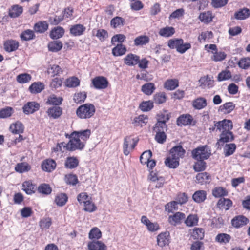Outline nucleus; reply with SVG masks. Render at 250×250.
Masks as SVG:
<instances>
[{
	"label": "nucleus",
	"instance_id": "nucleus-1",
	"mask_svg": "<svg viewBox=\"0 0 250 250\" xmlns=\"http://www.w3.org/2000/svg\"><path fill=\"white\" fill-rule=\"evenodd\" d=\"M215 127L217 130L222 131L220 135V138L216 143V146L223 145L225 143L233 140L234 136L230 131L233 127L231 121L224 119L221 121L217 122L214 124V128H213L212 130H214Z\"/></svg>",
	"mask_w": 250,
	"mask_h": 250
},
{
	"label": "nucleus",
	"instance_id": "nucleus-2",
	"mask_svg": "<svg viewBox=\"0 0 250 250\" xmlns=\"http://www.w3.org/2000/svg\"><path fill=\"white\" fill-rule=\"evenodd\" d=\"M96 112L95 106L86 103L79 106L76 111L77 117L81 119H88L94 116Z\"/></svg>",
	"mask_w": 250,
	"mask_h": 250
},
{
	"label": "nucleus",
	"instance_id": "nucleus-3",
	"mask_svg": "<svg viewBox=\"0 0 250 250\" xmlns=\"http://www.w3.org/2000/svg\"><path fill=\"white\" fill-rule=\"evenodd\" d=\"M167 46L170 49H176V51L181 53H184L187 50L191 47L189 43H184V40L182 39H172L168 41Z\"/></svg>",
	"mask_w": 250,
	"mask_h": 250
},
{
	"label": "nucleus",
	"instance_id": "nucleus-4",
	"mask_svg": "<svg viewBox=\"0 0 250 250\" xmlns=\"http://www.w3.org/2000/svg\"><path fill=\"white\" fill-rule=\"evenodd\" d=\"M210 155V150L206 145L200 146L191 151V156L195 160H207Z\"/></svg>",
	"mask_w": 250,
	"mask_h": 250
},
{
	"label": "nucleus",
	"instance_id": "nucleus-5",
	"mask_svg": "<svg viewBox=\"0 0 250 250\" xmlns=\"http://www.w3.org/2000/svg\"><path fill=\"white\" fill-rule=\"evenodd\" d=\"M69 141L66 143V150L69 151H73L76 150H82L84 147V142H82L80 139L76 138V136L70 135Z\"/></svg>",
	"mask_w": 250,
	"mask_h": 250
},
{
	"label": "nucleus",
	"instance_id": "nucleus-6",
	"mask_svg": "<svg viewBox=\"0 0 250 250\" xmlns=\"http://www.w3.org/2000/svg\"><path fill=\"white\" fill-rule=\"evenodd\" d=\"M138 141V139L133 138L131 136H127L124 138L123 147V152L125 155H128L130 150L134 149Z\"/></svg>",
	"mask_w": 250,
	"mask_h": 250
},
{
	"label": "nucleus",
	"instance_id": "nucleus-7",
	"mask_svg": "<svg viewBox=\"0 0 250 250\" xmlns=\"http://www.w3.org/2000/svg\"><path fill=\"white\" fill-rule=\"evenodd\" d=\"M109 83L106 78L97 76L91 81V84L96 89H104L108 87Z\"/></svg>",
	"mask_w": 250,
	"mask_h": 250
},
{
	"label": "nucleus",
	"instance_id": "nucleus-8",
	"mask_svg": "<svg viewBox=\"0 0 250 250\" xmlns=\"http://www.w3.org/2000/svg\"><path fill=\"white\" fill-rule=\"evenodd\" d=\"M249 222V219L243 215L236 216L231 221L232 226L236 229L243 227L246 225Z\"/></svg>",
	"mask_w": 250,
	"mask_h": 250
},
{
	"label": "nucleus",
	"instance_id": "nucleus-9",
	"mask_svg": "<svg viewBox=\"0 0 250 250\" xmlns=\"http://www.w3.org/2000/svg\"><path fill=\"white\" fill-rule=\"evenodd\" d=\"M141 223L146 226L147 229L150 232H154L160 229L157 223H152L146 216H142L141 219Z\"/></svg>",
	"mask_w": 250,
	"mask_h": 250
},
{
	"label": "nucleus",
	"instance_id": "nucleus-10",
	"mask_svg": "<svg viewBox=\"0 0 250 250\" xmlns=\"http://www.w3.org/2000/svg\"><path fill=\"white\" fill-rule=\"evenodd\" d=\"M91 134V130L87 129L79 131H73L71 133V135L76 136V138H78L79 139H80L82 142H84L85 144V142L89 138Z\"/></svg>",
	"mask_w": 250,
	"mask_h": 250
},
{
	"label": "nucleus",
	"instance_id": "nucleus-11",
	"mask_svg": "<svg viewBox=\"0 0 250 250\" xmlns=\"http://www.w3.org/2000/svg\"><path fill=\"white\" fill-rule=\"evenodd\" d=\"M40 105L35 102H29L25 104L22 109L25 114H30L34 113L39 109Z\"/></svg>",
	"mask_w": 250,
	"mask_h": 250
},
{
	"label": "nucleus",
	"instance_id": "nucleus-12",
	"mask_svg": "<svg viewBox=\"0 0 250 250\" xmlns=\"http://www.w3.org/2000/svg\"><path fill=\"white\" fill-rule=\"evenodd\" d=\"M125 64L129 66H134L139 62V56L132 53L128 54L124 58Z\"/></svg>",
	"mask_w": 250,
	"mask_h": 250
},
{
	"label": "nucleus",
	"instance_id": "nucleus-13",
	"mask_svg": "<svg viewBox=\"0 0 250 250\" xmlns=\"http://www.w3.org/2000/svg\"><path fill=\"white\" fill-rule=\"evenodd\" d=\"M185 218V214L184 213L177 212L173 215L168 217L169 223L173 226L181 224L182 220Z\"/></svg>",
	"mask_w": 250,
	"mask_h": 250
},
{
	"label": "nucleus",
	"instance_id": "nucleus-14",
	"mask_svg": "<svg viewBox=\"0 0 250 250\" xmlns=\"http://www.w3.org/2000/svg\"><path fill=\"white\" fill-rule=\"evenodd\" d=\"M56 167L55 161L51 159H48L42 162V169L46 172H50L54 170Z\"/></svg>",
	"mask_w": 250,
	"mask_h": 250
},
{
	"label": "nucleus",
	"instance_id": "nucleus-15",
	"mask_svg": "<svg viewBox=\"0 0 250 250\" xmlns=\"http://www.w3.org/2000/svg\"><path fill=\"white\" fill-rule=\"evenodd\" d=\"M157 244L161 247L168 245L169 242V233L168 232H162L157 236Z\"/></svg>",
	"mask_w": 250,
	"mask_h": 250
},
{
	"label": "nucleus",
	"instance_id": "nucleus-16",
	"mask_svg": "<svg viewBox=\"0 0 250 250\" xmlns=\"http://www.w3.org/2000/svg\"><path fill=\"white\" fill-rule=\"evenodd\" d=\"M193 121L192 116L189 114H183L177 119V125L178 126L187 125L191 124Z\"/></svg>",
	"mask_w": 250,
	"mask_h": 250
},
{
	"label": "nucleus",
	"instance_id": "nucleus-17",
	"mask_svg": "<svg viewBox=\"0 0 250 250\" xmlns=\"http://www.w3.org/2000/svg\"><path fill=\"white\" fill-rule=\"evenodd\" d=\"M185 150L181 146H177L172 147L170 151L171 156L179 160L180 158L184 157Z\"/></svg>",
	"mask_w": 250,
	"mask_h": 250
},
{
	"label": "nucleus",
	"instance_id": "nucleus-18",
	"mask_svg": "<svg viewBox=\"0 0 250 250\" xmlns=\"http://www.w3.org/2000/svg\"><path fill=\"white\" fill-rule=\"evenodd\" d=\"M250 16V10L247 8L240 9L235 12L234 18L238 20H243L247 19Z\"/></svg>",
	"mask_w": 250,
	"mask_h": 250
},
{
	"label": "nucleus",
	"instance_id": "nucleus-19",
	"mask_svg": "<svg viewBox=\"0 0 250 250\" xmlns=\"http://www.w3.org/2000/svg\"><path fill=\"white\" fill-rule=\"evenodd\" d=\"M214 16L211 11L202 12L198 17L200 21L205 24H208L211 22Z\"/></svg>",
	"mask_w": 250,
	"mask_h": 250
},
{
	"label": "nucleus",
	"instance_id": "nucleus-20",
	"mask_svg": "<svg viewBox=\"0 0 250 250\" xmlns=\"http://www.w3.org/2000/svg\"><path fill=\"white\" fill-rule=\"evenodd\" d=\"M86 28L81 24H77L71 26L70 28V33L74 36H79L83 34Z\"/></svg>",
	"mask_w": 250,
	"mask_h": 250
},
{
	"label": "nucleus",
	"instance_id": "nucleus-21",
	"mask_svg": "<svg viewBox=\"0 0 250 250\" xmlns=\"http://www.w3.org/2000/svg\"><path fill=\"white\" fill-rule=\"evenodd\" d=\"M19 42L13 40L6 41L4 43V48L8 52H11L17 50L19 47Z\"/></svg>",
	"mask_w": 250,
	"mask_h": 250
},
{
	"label": "nucleus",
	"instance_id": "nucleus-22",
	"mask_svg": "<svg viewBox=\"0 0 250 250\" xmlns=\"http://www.w3.org/2000/svg\"><path fill=\"white\" fill-rule=\"evenodd\" d=\"M62 108L57 106L50 107L47 111L48 116L53 119H57L60 117L62 114Z\"/></svg>",
	"mask_w": 250,
	"mask_h": 250
},
{
	"label": "nucleus",
	"instance_id": "nucleus-23",
	"mask_svg": "<svg viewBox=\"0 0 250 250\" xmlns=\"http://www.w3.org/2000/svg\"><path fill=\"white\" fill-rule=\"evenodd\" d=\"M196 181L201 185L209 183L211 180V176L207 172L198 173L196 176Z\"/></svg>",
	"mask_w": 250,
	"mask_h": 250
},
{
	"label": "nucleus",
	"instance_id": "nucleus-24",
	"mask_svg": "<svg viewBox=\"0 0 250 250\" xmlns=\"http://www.w3.org/2000/svg\"><path fill=\"white\" fill-rule=\"evenodd\" d=\"M88 248L89 250H106V246L100 241H92L88 244Z\"/></svg>",
	"mask_w": 250,
	"mask_h": 250
},
{
	"label": "nucleus",
	"instance_id": "nucleus-25",
	"mask_svg": "<svg viewBox=\"0 0 250 250\" xmlns=\"http://www.w3.org/2000/svg\"><path fill=\"white\" fill-rule=\"evenodd\" d=\"M207 105V100L203 97H199L192 101L193 107L198 110L202 109Z\"/></svg>",
	"mask_w": 250,
	"mask_h": 250
},
{
	"label": "nucleus",
	"instance_id": "nucleus-26",
	"mask_svg": "<svg viewBox=\"0 0 250 250\" xmlns=\"http://www.w3.org/2000/svg\"><path fill=\"white\" fill-rule=\"evenodd\" d=\"M48 28V24L46 21H41L35 23L34 26L35 32L39 33H44Z\"/></svg>",
	"mask_w": 250,
	"mask_h": 250
},
{
	"label": "nucleus",
	"instance_id": "nucleus-27",
	"mask_svg": "<svg viewBox=\"0 0 250 250\" xmlns=\"http://www.w3.org/2000/svg\"><path fill=\"white\" fill-rule=\"evenodd\" d=\"M148 121V117L145 115H140L134 118L133 124L135 126L142 127L145 125Z\"/></svg>",
	"mask_w": 250,
	"mask_h": 250
},
{
	"label": "nucleus",
	"instance_id": "nucleus-28",
	"mask_svg": "<svg viewBox=\"0 0 250 250\" xmlns=\"http://www.w3.org/2000/svg\"><path fill=\"white\" fill-rule=\"evenodd\" d=\"M156 89L154 83H147L141 86V91L146 95H151Z\"/></svg>",
	"mask_w": 250,
	"mask_h": 250
},
{
	"label": "nucleus",
	"instance_id": "nucleus-29",
	"mask_svg": "<svg viewBox=\"0 0 250 250\" xmlns=\"http://www.w3.org/2000/svg\"><path fill=\"white\" fill-rule=\"evenodd\" d=\"M207 193L205 190H198L192 195L193 200L196 203H200L204 202L206 199Z\"/></svg>",
	"mask_w": 250,
	"mask_h": 250
},
{
	"label": "nucleus",
	"instance_id": "nucleus-30",
	"mask_svg": "<svg viewBox=\"0 0 250 250\" xmlns=\"http://www.w3.org/2000/svg\"><path fill=\"white\" fill-rule=\"evenodd\" d=\"M79 163V161L76 157H68L66 158L64 166L67 168L73 169L78 167Z\"/></svg>",
	"mask_w": 250,
	"mask_h": 250
},
{
	"label": "nucleus",
	"instance_id": "nucleus-31",
	"mask_svg": "<svg viewBox=\"0 0 250 250\" xmlns=\"http://www.w3.org/2000/svg\"><path fill=\"white\" fill-rule=\"evenodd\" d=\"M23 12V8L19 5H14L9 11V16L11 18H17Z\"/></svg>",
	"mask_w": 250,
	"mask_h": 250
},
{
	"label": "nucleus",
	"instance_id": "nucleus-32",
	"mask_svg": "<svg viewBox=\"0 0 250 250\" xmlns=\"http://www.w3.org/2000/svg\"><path fill=\"white\" fill-rule=\"evenodd\" d=\"M232 206V201L228 198H221L217 203L218 208L225 210H228Z\"/></svg>",
	"mask_w": 250,
	"mask_h": 250
},
{
	"label": "nucleus",
	"instance_id": "nucleus-33",
	"mask_svg": "<svg viewBox=\"0 0 250 250\" xmlns=\"http://www.w3.org/2000/svg\"><path fill=\"white\" fill-rule=\"evenodd\" d=\"M179 86V81L177 79H168L164 84L165 89L168 90H173Z\"/></svg>",
	"mask_w": 250,
	"mask_h": 250
},
{
	"label": "nucleus",
	"instance_id": "nucleus-34",
	"mask_svg": "<svg viewBox=\"0 0 250 250\" xmlns=\"http://www.w3.org/2000/svg\"><path fill=\"white\" fill-rule=\"evenodd\" d=\"M44 89V84L40 82L33 83L29 88L30 92L33 94L40 93Z\"/></svg>",
	"mask_w": 250,
	"mask_h": 250
},
{
	"label": "nucleus",
	"instance_id": "nucleus-35",
	"mask_svg": "<svg viewBox=\"0 0 250 250\" xmlns=\"http://www.w3.org/2000/svg\"><path fill=\"white\" fill-rule=\"evenodd\" d=\"M175 32L174 28L171 26H166L160 29L159 34L164 37H170Z\"/></svg>",
	"mask_w": 250,
	"mask_h": 250
},
{
	"label": "nucleus",
	"instance_id": "nucleus-36",
	"mask_svg": "<svg viewBox=\"0 0 250 250\" xmlns=\"http://www.w3.org/2000/svg\"><path fill=\"white\" fill-rule=\"evenodd\" d=\"M9 129L13 134H21L24 131L23 124L20 122H17L11 125Z\"/></svg>",
	"mask_w": 250,
	"mask_h": 250
},
{
	"label": "nucleus",
	"instance_id": "nucleus-37",
	"mask_svg": "<svg viewBox=\"0 0 250 250\" xmlns=\"http://www.w3.org/2000/svg\"><path fill=\"white\" fill-rule=\"evenodd\" d=\"M64 30L62 27H57L53 28L50 32V37L53 39H57L62 37Z\"/></svg>",
	"mask_w": 250,
	"mask_h": 250
},
{
	"label": "nucleus",
	"instance_id": "nucleus-38",
	"mask_svg": "<svg viewBox=\"0 0 250 250\" xmlns=\"http://www.w3.org/2000/svg\"><path fill=\"white\" fill-rule=\"evenodd\" d=\"M20 37L21 40L23 41H28L34 39L35 38V35L33 30L27 29L22 32Z\"/></svg>",
	"mask_w": 250,
	"mask_h": 250
},
{
	"label": "nucleus",
	"instance_id": "nucleus-39",
	"mask_svg": "<svg viewBox=\"0 0 250 250\" xmlns=\"http://www.w3.org/2000/svg\"><path fill=\"white\" fill-rule=\"evenodd\" d=\"M125 24V20L121 17L116 16L110 21V25L113 28L123 26Z\"/></svg>",
	"mask_w": 250,
	"mask_h": 250
},
{
	"label": "nucleus",
	"instance_id": "nucleus-40",
	"mask_svg": "<svg viewBox=\"0 0 250 250\" xmlns=\"http://www.w3.org/2000/svg\"><path fill=\"white\" fill-rule=\"evenodd\" d=\"M235 105L232 102H227L224 104L220 106L219 111L224 113H229L235 108Z\"/></svg>",
	"mask_w": 250,
	"mask_h": 250
},
{
	"label": "nucleus",
	"instance_id": "nucleus-41",
	"mask_svg": "<svg viewBox=\"0 0 250 250\" xmlns=\"http://www.w3.org/2000/svg\"><path fill=\"white\" fill-rule=\"evenodd\" d=\"M30 169L31 166L26 162L18 163L15 167V171L20 173L29 171Z\"/></svg>",
	"mask_w": 250,
	"mask_h": 250
},
{
	"label": "nucleus",
	"instance_id": "nucleus-42",
	"mask_svg": "<svg viewBox=\"0 0 250 250\" xmlns=\"http://www.w3.org/2000/svg\"><path fill=\"white\" fill-rule=\"evenodd\" d=\"M67 200L68 197L65 193H60L56 196L55 202L57 206L62 207L65 205Z\"/></svg>",
	"mask_w": 250,
	"mask_h": 250
},
{
	"label": "nucleus",
	"instance_id": "nucleus-43",
	"mask_svg": "<svg viewBox=\"0 0 250 250\" xmlns=\"http://www.w3.org/2000/svg\"><path fill=\"white\" fill-rule=\"evenodd\" d=\"M165 164L167 167L170 168H175L179 165V160L172 156L166 159Z\"/></svg>",
	"mask_w": 250,
	"mask_h": 250
},
{
	"label": "nucleus",
	"instance_id": "nucleus-44",
	"mask_svg": "<svg viewBox=\"0 0 250 250\" xmlns=\"http://www.w3.org/2000/svg\"><path fill=\"white\" fill-rule=\"evenodd\" d=\"M62 47V43L59 41H54L51 42L48 44V48L49 51L56 52L60 50Z\"/></svg>",
	"mask_w": 250,
	"mask_h": 250
},
{
	"label": "nucleus",
	"instance_id": "nucleus-45",
	"mask_svg": "<svg viewBox=\"0 0 250 250\" xmlns=\"http://www.w3.org/2000/svg\"><path fill=\"white\" fill-rule=\"evenodd\" d=\"M126 51V49L125 46L120 43L112 49V53L114 56H120L125 54Z\"/></svg>",
	"mask_w": 250,
	"mask_h": 250
},
{
	"label": "nucleus",
	"instance_id": "nucleus-46",
	"mask_svg": "<svg viewBox=\"0 0 250 250\" xmlns=\"http://www.w3.org/2000/svg\"><path fill=\"white\" fill-rule=\"evenodd\" d=\"M150 41L149 37L146 35H141L136 37L134 40L135 46H143L147 44Z\"/></svg>",
	"mask_w": 250,
	"mask_h": 250
},
{
	"label": "nucleus",
	"instance_id": "nucleus-47",
	"mask_svg": "<svg viewBox=\"0 0 250 250\" xmlns=\"http://www.w3.org/2000/svg\"><path fill=\"white\" fill-rule=\"evenodd\" d=\"M231 237L230 235L221 233L217 234L215 237V241L221 244L228 243L231 240Z\"/></svg>",
	"mask_w": 250,
	"mask_h": 250
},
{
	"label": "nucleus",
	"instance_id": "nucleus-48",
	"mask_svg": "<svg viewBox=\"0 0 250 250\" xmlns=\"http://www.w3.org/2000/svg\"><path fill=\"white\" fill-rule=\"evenodd\" d=\"M198 219L197 215L190 214L186 219L185 223L187 226L192 227L197 225Z\"/></svg>",
	"mask_w": 250,
	"mask_h": 250
},
{
	"label": "nucleus",
	"instance_id": "nucleus-49",
	"mask_svg": "<svg viewBox=\"0 0 250 250\" xmlns=\"http://www.w3.org/2000/svg\"><path fill=\"white\" fill-rule=\"evenodd\" d=\"M167 100V97L165 92H159L156 93L153 96L154 102L156 104H162L164 103Z\"/></svg>",
	"mask_w": 250,
	"mask_h": 250
},
{
	"label": "nucleus",
	"instance_id": "nucleus-50",
	"mask_svg": "<svg viewBox=\"0 0 250 250\" xmlns=\"http://www.w3.org/2000/svg\"><path fill=\"white\" fill-rule=\"evenodd\" d=\"M236 148V146L234 143L226 144L224 148V152L225 156H229L232 155Z\"/></svg>",
	"mask_w": 250,
	"mask_h": 250
},
{
	"label": "nucleus",
	"instance_id": "nucleus-51",
	"mask_svg": "<svg viewBox=\"0 0 250 250\" xmlns=\"http://www.w3.org/2000/svg\"><path fill=\"white\" fill-rule=\"evenodd\" d=\"M212 195L215 197H220L227 195L228 191L225 188L218 187L212 190Z\"/></svg>",
	"mask_w": 250,
	"mask_h": 250
},
{
	"label": "nucleus",
	"instance_id": "nucleus-52",
	"mask_svg": "<svg viewBox=\"0 0 250 250\" xmlns=\"http://www.w3.org/2000/svg\"><path fill=\"white\" fill-rule=\"evenodd\" d=\"M204 230L202 228H195L192 232V236L194 239H202L204 236Z\"/></svg>",
	"mask_w": 250,
	"mask_h": 250
},
{
	"label": "nucleus",
	"instance_id": "nucleus-53",
	"mask_svg": "<svg viewBox=\"0 0 250 250\" xmlns=\"http://www.w3.org/2000/svg\"><path fill=\"white\" fill-rule=\"evenodd\" d=\"M22 189L27 194H31L34 192V186L30 181H25L22 184Z\"/></svg>",
	"mask_w": 250,
	"mask_h": 250
},
{
	"label": "nucleus",
	"instance_id": "nucleus-54",
	"mask_svg": "<svg viewBox=\"0 0 250 250\" xmlns=\"http://www.w3.org/2000/svg\"><path fill=\"white\" fill-rule=\"evenodd\" d=\"M193 165V169L196 172L204 171L206 168V163L204 160H196Z\"/></svg>",
	"mask_w": 250,
	"mask_h": 250
},
{
	"label": "nucleus",
	"instance_id": "nucleus-55",
	"mask_svg": "<svg viewBox=\"0 0 250 250\" xmlns=\"http://www.w3.org/2000/svg\"><path fill=\"white\" fill-rule=\"evenodd\" d=\"M153 107V102L151 101H144L139 106L140 109L145 112L150 111Z\"/></svg>",
	"mask_w": 250,
	"mask_h": 250
},
{
	"label": "nucleus",
	"instance_id": "nucleus-56",
	"mask_svg": "<svg viewBox=\"0 0 250 250\" xmlns=\"http://www.w3.org/2000/svg\"><path fill=\"white\" fill-rule=\"evenodd\" d=\"M31 76L27 73H22L17 76V81L20 83H24L29 82L31 80Z\"/></svg>",
	"mask_w": 250,
	"mask_h": 250
},
{
	"label": "nucleus",
	"instance_id": "nucleus-57",
	"mask_svg": "<svg viewBox=\"0 0 250 250\" xmlns=\"http://www.w3.org/2000/svg\"><path fill=\"white\" fill-rule=\"evenodd\" d=\"M102 237V232L97 228H93L89 233V238L90 239H99Z\"/></svg>",
	"mask_w": 250,
	"mask_h": 250
},
{
	"label": "nucleus",
	"instance_id": "nucleus-58",
	"mask_svg": "<svg viewBox=\"0 0 250 250\" xmlns=\"http://www.w3.org/2000/svg\"><path fill=\"white\" fill-rule=\"evenodd\" d=\"M87 97L85 92H79L75 94L73 97V100L76 103L79 104L83 103Z\"/></svg>",
	"mask_w": 250,
	"mask_h": 250
},
{
	"label": "nucleus",
	"instance_id": "nucleus-59",
	"mask_svg": "<svg viewBox=\"0 0 250 250\" xmlns=\"http://www.w3.org/2000/svg\"><path fill=\"white\" fill-rule=\"evenodd\" d=\"M38 190L41 193L49 195L51 193L52 189L48 184H42L39 186Z\"/></svg>",
	"mask_w": 250,
	"mask_h": 250
},
{
	"label": "nucleus",
	"instance_id": "nucleus-60",
	"mask_svg": "<svg viewBox=\"0 0 250 250\" xmlns=\"http://www.w3.org/2000/svg\"><path fill=\"white\" fill-rule=\"evenodd\" d=\"M79 79L75 77L67 79L66 82V85L68 87H76L80 85Z\"/></svg>",
	"mask_w": 250,
	"mask_h": 250
},
{
	"label": "nucleus",
	"instance_id": "nucleus-61",
	"mask_svg": "<svg viewBox=\"0 0 250 250\" xmlns=\"http://www.w3.org/2000/svg\"><path fill=\"white\" fill-rule=\"evenodd\" d=\"M14 111L12 107H6L0 110V118H6L10 117Z\"/></svg>",
	"mask_w": 250,
	"mask_h": 250
},
{
	"label": "nucleus",
	"instance_id": "nucleus-62",
	"mask_svg": "<svg viewBox=\"0 0 250 250\" xmlns=\"http://www.w3.org/2000/svg\"><path fill=\"white\" fill-rule=\"evenodd\" d=\"M62 72V68L58 65H53L48 71V73L50 74L52 77L59 75Z\"/></svg>",
	"mask_w": 250,
	"mask_h": 250
},
{
	"label": "nucleus",
	"instance_id": "nucleus-63",
	"mask_svg": "<svg viewBox=\"0 0 250 250\" xmlns=\"http://www.w3.org/2000/svg\"><path fill=\"white\" fill-rule=\"evenodd\" d=\"M167 125L165 123L158 122L155 124L153 127V131L158 133L165 132L167 130Z\"/></svg>",
	"mask_w": 250,
	"mask_h": 250
},
{
	"label": "nucleus",
	"instance_id": "nucleus-64",
	"mask_svg": "<svg viewBox=\"0 0 250 250\" xmlns=\"http://www.w3.org/2000/svg\"><path fill=\"white\" fill-rule=\"evenodd\" d=\"M238 66L244 69H247L250 67V58H243L240 60Z\"/></svg>",
	"mask_w": 250,
	"mask_h": 250
}]
</instances>
